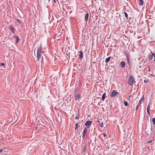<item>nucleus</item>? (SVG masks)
I'll use <instances>...</instances> for the list:
<instances>
[{
    "label": "nucleus",
    "mask_w": 155,
    "mask_h": 155,
    "mask_svg": "<svg viewBox=\"0 0 155 155\" xmlns=\"http://www.w3.org/2000/svg\"><path fill=\"white\" fill-rule=\"evenodd\" d=\"M147 113H148V116L149 117H150V111L149 110H147Z\"/></svg>",
    "instance_id": "obj_26"
},
{
    "label": "nucleus",
    "mask_w": 155,
    "mask_h": 155,
    "mask_svg": "<svg viewBox=\"0 0 155 155\" xmlns=\"http://www.w3.org/2000/svg\"><path fill=\"white\" fill-rule=\"evenodd\" d=\"M103 135L104 137H105L106 136V134L105 133H103Z\"/></svg>",
    "instance_id": "obj_38"
},
{
    "label": "nucleus",
    "mask_w": 155,
    "mask_h": 155,
    "mask_svg": "<svg viewBox=\"0 0 155 155\" xmlns=\"http://www.w3.org/2000/svg\"><path fill=\"white\" fill-rule=\"evenodd\" d=\"M78 91V88H76V89L74 91V93H76Z\"/></svg>",
    "instance_id": "obj_36"
},
{
    "label": "nucleus",
    "mask_w": 155,
    "mask_h": 155,
    "mask_svg": "<svg viewBox=\"0 0 155 155\" xmlns=\"http://www.w3.org/2000/svg\"><path fill=\"white\" fill-rule=\"evenodd\" d=\"M124 104L125 106H127L128 105L127 102L124 100Z\"/></svg>",
    "instance_id": "obj_17"
},
{
    "label": "nucleus",
    "mask_w": 155,
    "mask_h": 155,
    "mask_svg": "<svg viewBox=\"0 0 155 155\" xmlns=\"http://www.w3.org/2000/svg\"><path fill=\"white\" fill-rule=\"evenodd\" d=\"M147 119H148V116H147Z\"/></svg>",
    "instance_id": "obj_45"
},
{
    "label": "nucleus",
    "mask_w": 155,
    "mask_h": 155,
    "mask_svg": "<svg viewBox=\"0 0 155 155\" xmlns=\"http://www.w3.org/2000/svg\"><path fill=\"white\" fill-rule=\"evenodd\" d=\"M106 97V93H104L102 97L101 100L102 101H104V99H105V97Z\"/></svg>",
    "instance_id": "obj_14"
},
{
    "label": "nucleus",
    "mask_w": 155,
    "mask_h": 155,
    "mask_svg": "<svg viewBox=\"0 0 155 155\" xmlns=\"http://www.w3.org/2000/svg\"><path fill=\"white\" fill-rule=\"evenodd\" d=\"M125 54L126 55V57L127 56V55L128 56L127 52L126 51H125Z\"/></svg>",
    "instance_id": "obj_30"
},
{
    "label": "nucleus",
    "mask_w": 155,
    "mask_h": 155,
    "mask_svg": "<svg viewBox=\"0 0 155 155\" xmlns=\"http://www.w3.org/2000/svg\"><path fill=\"white\" fill-rule=\"evenodd\" d=\"M150 104H149L147 107V110H149L150 109Z\"/></svg>",
    "instance_id": "obj_23"
},
{
    "label": "nucleus",
    "mask_w": 155,
    "mask_h": 155,
    "mask_svg": "<svg viewBox=\"0 0 155 155\" xmlns=\"http://www.w3.org/2000/svg\"><path fill=\"white\" fill-rule=\"evenodd\" d=\"M111 58V57L110 56V57H108L107 58H106L105 60V62L106 63H107V62H109V61L110 60V59Z\"/></svg>",
    "instance_id": "obj_15"
},
{
    "label": "nucleus",
    "mask_w": 155,
    "mask_h": 155,
    "mask_svg": "<svg viewBox=\"0 0 155 155\" xmlns=\"http://www.w3.org/2000/svg\"><path fill=\"white\" fill-rule=\"evenodd\" d=\"M81 149L82 150V153L85 152L87 148V144L84 143H82Z\"/></svg>",
    "instance_id": "obj_2"
},
{
    "label": "nucleus",
    "mask_w": 155,
    "mask_h": 155,
    "mask_svg": "<svg viewBox=\"0 0 155 155\" xmlns=\"http://www.w3.org/2000/svg\"><path fill=\"white\" fill-rule=\"evenodd\" d=\"M100 125L101 127H103L104 126L103 123V122L101 123L100 124Z\"/></svg>",
    "instance_id": "obj_24"
},
{
    "label": "nucleus",
    "mask_w": 155,
    "mask_h": 155,
    "mask_svg": "<svg viewBox=\"0 0 155 155\" xmlns=\"http://www.w3.org/2000/svg\"><path fill=\"white\" fill-rule=\"evenodd\" d=\"M124 14L125 17L126 18H127V19H128V15H127V13L126 12H124Z\"/></svg>",
    "instance_id": "obj_19"
},
{
    "label": "nucleus",
    "mask_w": 155,
    "mask_h": 155,
    "mask_svg": "<svg viewBox=\"0 0 155 155\" xmlns=\"http://www.w3.org/2000/svg\"><path fill=\"white\" fill-rule=\"evenodd\" d=\"M143 96L141 98V99L140 100V101H142V100H143Z\"/></svg>",
    "instance_id": "obj_32"
},
{
    "label": "nucleus",
    "mask_w": 155,
    "mask_h": 155,
    "mask_svg": "<svg viewBox=\"0 0 155 155\" xmlns=\"http://www.w3.org/2000/svg\"><path fill=\"white\" fill-rule=\"evenodd\" d=\"M87 128H85L84 129V131H83V135H85L86 134V133L87 132Z\"/></svg>",
    "instance_id": "obj_16"
},
{
    "label": "nucleus",
    "mask_w": 155,
    "mask_h": 155,
    "mask_svg": "<svg viewBox=\"0 0 155 155\" xmlns=\"http://www.w3.org/2000/svg\"><path fill=\"white\" fill-rule=\"evenodd\" d=\"M142 103V102L140 100L139 102V103L138 104V105L139 106Z\"/></svg>",
    "instance_id": "obj_25"
},
{
    "label": "nucleus",
    "mask_w": 155,
    "mask_h": 155,
    "mask_svg": "<svg viewBox=\"0 0 155 155\" xmlns=\"http://www.w3.org/2000/svg\"><path fill=\"white\" fill-rule=\"evenodd\" d=\"M152 121L153 125H155V118L154 117L152 119Z\"/></svg>",
    "instance_id": "obj_18"
},
{
    "label": "nucleus",
    "mask_w": 155,
    "mask_h": 155,
    "mask_svg": "<svg viewBox=\"0 0 155 155\" xmlns=\"http://www.w3.org/2000/svg\"><path fill=\"white\" fill-rule=\"evenodd\" d=\"M153 57H154V61H155V54L153 53H152L151 55H149V59L150 60H152L153 59Z\"/></svg>",
    "instance_id": "obj_6"
},
{
    "label": "nucleus",
    "mask_w": 155,
    "mask_h": 155,
    "mask_svg": "<svg viewBox=\"0 0 155 155\" xmlns=\"http://www.w3.org/2000/svg\"><path fill=\"white\" fill-rule=\"evenodd\" d=\"M5 65V64L3 63H0V66H4Z\"/></svg>",
    "instance_id": "obj_29"
},
{
    "label": "nucleus",
    "mask_w": 155,
    "mask_h": 155,
    "mask_svg": "<svg viewBox=\"0 0 155 155\" xmlns=\"http://www.w3.org/2000/svg\"><path fill=\"white\" fill-rule=\"evenodd\" d=\"M152 141H149L147 142V143H150L152 142Z\"/></svg>",
    "instance_id": "obj_34"
},
{
    "label": "nucleus",
    "mask_w": 155,
    "mask_h": 155,
    "mask_svg": "<svg viewBox=\"0 0 155 155\" xmlns=\"http://www.w3.org/2000/svg\"><path fill=\"white\" fill-rule=\"evenodd\" d=\"M3 151V150L2 149H0V153L2 152Z\"/></svg>",
    "instance_id": "obj_39"
},
{
    "label": "nucleus",
    "mask_w": 155,
    "mask_h": 155,
    "mask_svg": "<svg viewBox=\"0 0 155 155\" xmlns=\"http://www.w3.org/2000/svg\"><path fill=\"white\" fill-rule=\"evenodd\" d=\"M125 64V62L124 61H122L120 63V65L121 67L123 68L124 67Z\"/></svg>",
    "instance_id": "obj_9"
},
{
    "label": "nucleus",
    "mask_w": 155,
    "mask_h": 155,
    "mask_svg": "<svg viewBox=\"0 0 155 155\" xmlns=\"http://www.w3.org/2000/svg\"><path fill=\"white\" fill-rule=\"evenodd\" d=\"M42 47L40 46L38 49L37 52L42 53Z\"/></svg>",
    "instance_id": "obj_11"
},
{
    "label": "nucleus",
    "mask_w": 155,
    "mask_h": 155,
    "mask_svg": "<svg viewBox=\"0 0 155 155\" xmlns=\"http://www.w3.org/2000/svg\"><path fill=\"white\" fill-rule=\"evenodd\" d=\"M148 71H150V68H149V70H148Z\"/></svg>",
    "instance_id": "obj_43"
},
{
    "label": "nucleus",
    "mask_w": 155,
    "mask_h": 155,
    "mask_svg": "<svg viewBox=\"0 0 155 155\" xmlns=\"http://www.w3.org/2000/svg\"><path fill=\"white\" fill-rule=\"evenodd\" d=\"M54 0V2L55 3H56V2L55 0Z\"/></svg>",
    "instance_id": "obj_44"
},
{
    "label": "nucleus",
    "mask_w": 155,
    "mask_h": 155,
    "mask_svg": "<svg viewBox=\"0 0 155 155\" xmlns=\"http://www.w3.org/2000/svg\"><path fill=\"white\" fill-rule=\"evenodd\" d=\"M41 54L42 53L37 52V58L38 60H37V61H39L40 58L41 57Z\"/></svg>",
    "instance_id": "obj_8"
},
{
    "label": "nucleus",
    "mask_w": 155,
    "mask_h": 155,
    "mask_svg": "<svg viewBox=\"0 0 155 155\" xmlns=\"http://www.w3.org/2000/svg\"><path fill=\"white\" fill-rule=\"evenodd\" d=\"M98 122L100 124L101 123V122H100V120H98Z\"/></svg>",
    "instance_id": "obj_41"
},
{
    "label": "nucleus",
    "mask_w": 155,
    "mask_h": 155,
    "mask_svg": "<svg viewBox=\"0 0 155 155\" xmlns=\"http://www.w3.org/2000/svg\"><path fill=\"white\" fill-rule=\"evenodd\" d=\"M18 37V36H17V35H14V36H13V37H14V38H16L17 37Z\"/></svg>",
    "instance_id": "obj_35"
},
{
    "label": "nucleus",
    "mask_w": 155,
    "mask_h": 155,
    "mask_svg": "<svg viewBox=\"0 0 155 155\" xmlns=\"http://www.w3.org/2000/svg\"><path fill=\"white\" fill-rule=\"evenodd\" d=\"M79 58L80 59H82L83 57V53L82 51H80L79 52Z\"/></svg>",
    "instance_id": "obj_7"
},
{
    "label": "nucleus",
    "mask_w": 155,
    "mask_h": 155,
    "mask_svg": "<svg viewBox=\"0 0 155 155\" xmlns=\"http://www.w3.org/2000/svg\"><path fill=\"white\" fill-rule=\"evenodd\" d=\"M75 130H77L78 129V127H76L75 126Z\"/></svg>",
    "instance_id": "obj_40"
},
{
    "label": "nucleus",
    "mask_w": 155,
    "mask_h": 155,
    "mask_svg": "<svg viewBox=\"0 0 155 155\" xmlns=\"http://www.w3.org/2000/svg\"><path fill=\"white\" fill-rule=\"evenodd\" d=\"M9 28L12 32L14 33H15L14 28H13L12 25L10 26H9Z\"/></svg>",
    "instance_id": "obj_10"
},
{
    "label": "nucleus",
    "mask_w": 155,
    "mask_h": 155,
    "mask_svg": "<svg viewBox=\"0 0 155 155\" xmlns=\"http://www.w3.org/2000/svg\"><path fill=\"white\" fill-rule=\"evenodd\" d=\"M134 82H136L134 77L131 75H130L129 77L128 80V84L130 85H132Z\"/></svg>",
    "instance_id": "obj_1"
},
{
    "label": "nucleus",
    "mask_w": 155,
    "mask_h": 155,
    "mask_svg": "<svg viewBox=\"0 0 155 155\" xmlns=\"http://www.w3.org/2000/svg\"><path fill=\"white\" fill-rule=\"evenodd\" d=\"M143 4V0H139V4L141 6H142Z\"/></svg>",
    "instance_id": "obj_13"
},
{
    "label": "nucleus",
    "mask_w": 155,
    "mask_h": 155,
    "mask_svg": "<svg viewBox=\"0 0 155 155\" xmlns=\"http://www.w3.org/2000/svg\"><path fill=\"white\" fill-rule=\"evenodd\" d=\"M16 42L17 43L19 41V38L18 37L16 38Z\"/></svg>",
    "instance_id": "obj_22"
},
{
    "label": "nucleus",
    "mask_w": 155,
    "mask_h": 155,
    "mask_svg": "<svg viewBox=\"0 0 155 155\" xmlns=\"http://www.w3.org/2000/svg\"><path fill=\"white\" fill-rule=\"evenodd\" d=\"M79 117H80V115L79 114H78L77 115V116L75 117V119H78L80 118Z\"/></svg>",
    "instance_id": "obj_21"
},
{
    "label": "nucleus",
    "mask_w": 155,
    "mask_h": 155,
    "mask_svg": "<svg viewBox=\"0 0 155 155\" xmlns=\"http://www.w3.org/2000/svg\"><path fill=\"white\" fill-rule=\"evenodd\" d=\"M118 94L117 92L114 90H113L110 94L111 97H114L117 95Z\"/></svg>",
    "instance_id": "obj_3"
},
{
    "label": "nucleus",
    "mask_w": 155,
    "mask_h": 155,
    "mask_svg": "<svg viewBox=\"0 0 155 155\" xmlns=\"http://www.w3.org/2000/svg\"><path fill=\"white\" fill-rule=\"evenodd\" d=\"M79 124H79V123H77L75 124V126L78 128L80 126V125Z\"/></svg>",
    "instance_id": "obj_20"
},
{
    "label": "nucleus",
    "mask_w": 155,
    "mask_h": 155,
    "mask_svg": "<svg viewBox=\"0 0 155 155\" xmlns=\"http://www.w3.org/2000/svg\"><path fill=\"white\" fill-rule=\"evenodd\" d=\"M130 97H131V96L129 95V99H128V100H129V98H130Z\"/></svg>",
    "instance_id": "obj_42"
},
{
    "label": "nucleus",
    "mask_w": 155,
    "mask_h": 155,
    "mask_svg": "<svg viewBox=\"0 0 155 155\" xmlns=\"http://www.w3.org/2000/svg\"><path fill=\"white\" fill-rule=\"evenodd\" d=\"M85 135H82V138L83 139H84L85 138Z\"/></svg>",
    "instance_id": "obj_33"
},
{
    "label": "nucleus",
    "mask_w": 155,
    "mask_h": 155,
    "mask_svg": "<svg viewBox=\"0 0 155 155\" xmlns=\"http://www.w3.org/2000/svg\"><path fill=\"white\" fill-rule=\"evenodd\" d=\"M92 123V121L91 120H87L85 124V125L86 126V128H89Z\"/></svg>",
    "instance_id": "obj_4"
},
{
    "label": "nucleus",
    "mask_w": 155,
    "mask_h": 155,
    "mask_svg": "<svg viewBox=\"0 0 155 155\" xmlns=\"http://www.w3.org/2000/svg\"><path fill=\"white\" fill-rule=\"evenodd\" d=\"M42 60L43 59V57L42 58Z\"/></svg>",
    "instance_id": "obj_46"
},
{
    "label": "nucleus",
    "mask_w": 155,
    "mask_h": 155,
    "mask_svg": "<svg viewBox=\"0 0 155 155\" xmlns=\"http://www.w3.org/2000/svg\"><path fill=\"white\" fill-rule=\"evenodd\" d=\"M81 95L78 93H75L74 94V97L76 100H79L80 99Z\"/></svg>",
    "instance_id": "obj_5"
},
{
    "label": "nucleus",
    "mask_w": 155,
    "mask_h": 155,
    "mask_svg": "<svg viewBox=\"0 0 155 155\" xmlns=\"http://www.w3.org/2000/svg\"><path fill=\"white\" fill-rule=\"evenodd\" d=\"M16 20L19 23H21V22L20 21V20L18 19H17Z\"/></svg>",
    "instance_id": "obj_28"
},
{
    "label": "nucleus",
    "mask_w": 155,
    "mask_h": 155,
    "mask_svg": "<svg viewBox=\"0 0 155 155\" xmlns=\"http://www.w3.org/2000/svg\"><path fill=\"white\" fill-rule=\"evenodd\" d=\"M88 16H89V14L88 13H87L86 14V15H85V16L84 20L86 22H87L88 20Z\"/></svg>",
    "instance_id": "obj_12"
},
{
    "label": "nucleus",
    "mask_w": 155,
    "mask_h": 155,
    "mask_svg": "<svg viewBox=\"0 0 155 155\" xmlns=\"http://www.w3.org/2000/svg\"><path fill=\"white\" fill-rule=\"evenodd\" d=\"M138 106H138V105L136 107V110H137L138 109Z\"/></svg>",
    "instance_id": "obj_37"
},
{
    "label": "nucleus",
    "mask_w": 155,
    "mask_h": 155,
    "mask_svg": "<svg viewBox=\"0 0 155 155\" xmlns=\"http://www.w3.org/2000/svg\"><path fill=\"white\" fill-rule=\"evenodd\" d=\"M128 56H127H127L126 57H127V61L128 62V63H129L130 62H129V58Z\"/></svg>",
    "instance_id": "obj_27"
},
{
    "label": "nucleus",
    "mask_w": 155,
    "mask_h": 155,
    "mask_svg": "<svg viewBox=\"0 0 155 155\" xmlns=\"http://www.w3.org/2000/svg\"><path fill=\"white\" fill-rule=\"evenodd\" d=\"M144 83H146L147 82H148V80H144Z\"/></svg>",
    "instance_id": "obj_31"
}]
</instances>
